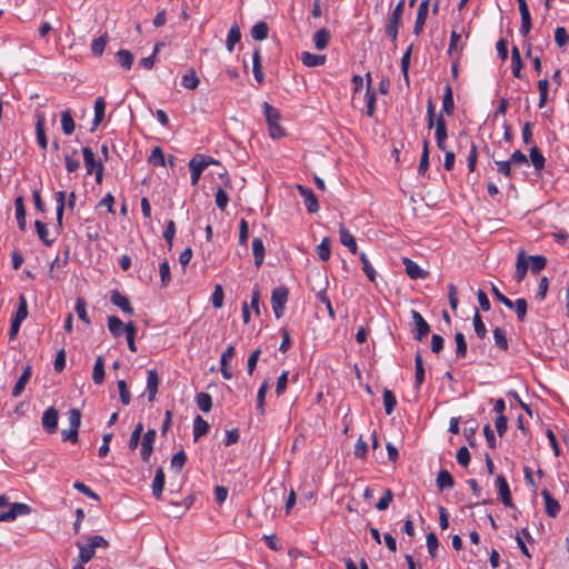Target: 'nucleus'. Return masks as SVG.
<instances>
[{
  "instance_id": "f257e3e1",
  "label": "nucleus",
  "mask_w": 569,
  "mask_h": 569,
  "mask_svg": "<svg viewBox=\"0 0 569 569\" xmlns=\"http://www.w3.org/2000/svg\"><path fill=\"white\" fill-rule=\"evenodd\" d=\"M219 162L212 157L207 154L198 153L189 161V168L191 172V184L196 186L199 182L201 173L210 164H218Z\"/></svg>"
},
{
  "instance_id": "f03ea898",
  "label": "nucleus",
  "mask_w": 569,
  "mask_h": 569,
  "mask_svg": "<svg viewBox=\"0 0 569 569\" xmlns=\"http://www.w3.org/2000/svg\"><path fill=\"white\" fill-rule=\"evenodd\" d=\"M289 289L286 286H278L272 289L271 292V306L277 319H280L286 309V303L288 301Z\"/></svg>"
},
{
  "instance_id": "7ed1b4c3",
  "label": "nucleus",
  "mask_w": 569,
  "mask_h": 569,
  "mask_svg": "<svg viewBox=\"0 0 569 569\" xmlns=\"http://www.w3.org/2000/svg\"><path fill=\"white\" fill-rule=\"evenodd\" d=\"M411 317L415 325L412 336L416 340L421 341L430 332V326L417 310H411Z\"/></svg>"
},
{
  "instance_id": "20e7f679",
  "label": "nucleus",
  "mask_w": 569,
  "mask_h": 569,
  "mask_svg": "<svg viewBox=\"0 0 569 569\" xmlns=\"http://www.w3.org/2000/svg\"><path fill=\"white\" fill-rule=\"evenodd\" d=\"M31 512L30 506L22 502H14L10 506L8 511L0 512V522L13 521L19 516H26Z\"/></svg>"
},
{
  "instance_id": "39448f33",
  "label": "nucleus",
  "mask_w": 569,
  "mask_h": 569,
  "mask_svg": "<svg viewBox=\"0 0 569 569\" xmlns=\"http://www.w3.org/2000/svg\"><path fill=\"white\" fill-rule=\"evenodd\" d=\"M297 190L299 194L303 198L306 209L309 213H316L319 211V202L318 199L309 187L298 184Z\"/></svg>"
},
{
  "instance_id": "423d86ee",
  "label": "nucleus",
  "mask_w": 569,
  "mask_h": 569,
  "mask_svg": "<svg viewBox=\"0 0 569 569\" xmlns=\"http://www.w3.org/2000/svg\"><path fill=\"white\" fill-rule=\"evenodd\" d=\"M59 420V412L54 407H49L42 415L41 423L44 431L52 435L57 431Z\"/></svg>"
},
{
  "instance_id": "0eeeda50",
  "label": "nucleus",
  "mask_w": 569,
  "mask_h": 569,
  "mask_svg": "<svg viewBox=\"0 0 569 569\" xmlns=\"http://www.w3.org/2000/svg\"><path fill=\"white\" fill-rule=\"evenodd\" d=\"M495 485L498 489V493L501 499V502L506 507L512 508L513 502H512L511 491H510V488H509L506 477L503 475L497 476V478L495 480Z\"/></svg>"
},
{
  "instance_id": "6e6552de",
  "label": "nucleus",
  "mask_w": 569,
  "mask_h": 569,
  "mask_svg": "<svg viewBox=\"0 0 569 569\" xmlns=\"http://www.w3.org/2000/svg\"><path fill=\"white\" fill-rule=\"evenodd\" d=\"M156 437H157V433H156V430L154 429H149L144 435H143V438H142V441H141V450H140V456H141V459L144 461V462H148L152 452H153V443L156 441Z\"/></svg>"
},
{
  "instance_id": "1a4fd4ad",
  "label": "nucleus",
  "mask_w": 569,
  "mask_h": 569,
  "mask_svg": "<svg viewBox=\"0 0 569 569\" xmlns=\"http://www.w3.org/2000/svg\"><path fill=\"white\" fill-rule=\"evenodd\" d=\"M236 355V347L233 345H229L228 348L222 352L220 357V371L226 380H230L233 377L231 369L229 368V362Z\"/></svg>"
},
{
  "instance_id": "9d476101",
  "label": "nucleus",
  "mask_w": 569,
  "mask_h": 569,
  "mask_svg": "<svg viewBox=\"0 0 569 569\" xmlns=\"http://www.w3.org/2000/svg\"><path fill=\"white\" fill-rule=\"evenodd\" d=\"M433 127L436 128L435 137H436L437 147L440 150L446 151V140L448 138V129H447V122L442 114H439L437 117V121Z\"/></svg>"
},
{
  "instance_id": "9b49d317",
  "label": "nucleus",
  "mask_w": 569,
  "mask_h": 569,
  "mask_svg": "<svg viewBox=\"0 0 569 569\" xmlns=\"http://www.w3.org/2000/svg\"><path fill=\"white\" fill-rule=\"evenodd\" d=\"M366 79H367V90H366L367 111H366V113L368 117H373L375 111H376L377 97H376V90L372 88V78H371L370 72H368L366 74Z\"/></svg>"
},
{
  "instance_id": "f8f14e48",
  "label": "nucleus",
  "mask_w": 569,
  "mask_h": 569,
  "mask_svg": "<svg viewBox=\"0 0 569 569\" xmlns=\"http://www.w3.org/2000/svg\"><path fill=\"white\" fill-rule=\"evenodd\" d=\"M402 263L406 269L407 276L412 280L426 279L428 272L421 269L413 260L410 258H402Z\"/></svg>"
},
{
  "instance_id": "ddd939ff",
  "label": "nucleus",
  "mask_w": 569,
  "mask_h": 569,
  "mask_svg": "<svg viewBox=\"0 0 569 569\" xmlns=\"http://www.w3.org/2000/svg\"><path fill=\"white\" fill-rule=\"evenodd\" d=\"M541 496L545 501L546 512L549 517L556 518L558 513L560 512V503L557 499H555L548 489L541 490Z\"/></svg>"
},
{
  "instance_id": "4468645a",
  "label": "nucleus",
  "mask_w": 569,
  "mask_h": 569,
  "mask_svg": "<svg viewBox=\"0 0 569 569\" xmlns=\"http://www.w3.org/2000/svg\"><path fill=\"white\" fill-rule=\"evenodd\" d=\"M519 11L521 16V26L519 32L522 37H526L530 32L532 26L528 2H519Z\"/></svg>"
},
{
  "instance_id": "2eb2a0df",
  "label": "nucleus",
  "mask_w": 569,
  "mask_h": 569,
  "mask_svg": "<svg viewBox=\"0 0 569 569\" xmlns=\"http://www.w3.org/2000/svg\"><path fill=\"white\" fill-rule=\"evenodd\" d=\"M110 301L117 306L118 308H120L124 313L127 315H133L134 312V309L133 307L131 306L128 297H126L124 295L120 293L118 290H114L111 292V296H110Z\"/></svg>"
},
{
  "instance_id": "dca6fc26",
  "label": "nucleus",
  "mask_w": 569,
  "mask_h": 569,
  "mask_svg": "<svg viewBox=\"0 0 569 569\" xmlns=\"http://www.w3.org/2000/svg\"><path fill=\"white\" fill-rule=\"evenodd\" d=\"M159 382H160V378H159L158 371L156 369L148 370L147 392H148V400L150 402H152L156 399Z\"/></svg>"
},
{
  "instance_id": "f3484780",
  "label": "nucleus",
  "mask_w": 569,
  "mask_h": 569,
  "mask_svg": "<svg viewBox=\"0 0 569 569\" xmlns=\"http://www.w3.org/2000/svg\"><path fill=\"white\" fill-rule=\"evenodd\" d=\"M429 4L430 2H420V6L418 8L417 19L413 27V33L417 36H419L423 30V26L428 17Z\"/></svg>"
},
{
  "instance_id": "a211bd4d",
  "label": "nucleus",
  "mask_w": 569,
  "mask_h": 569,
  "mask_svg": "<svg viewBox=\"0 0 569 569\" xmlns=\"http://www.w3.org/2000/svg\"><path fill=\"white\" fill-rule=\"evenodd\" d=\"M32 375L31 366L28 365L24 367L22 373L20 375L18 381L16 382L12 389V397H19L26 388V385L29 382Z\"/></svg>"
},
{
  "instance_id": "6ab92c4d",
  "label": "nucleus",
  "mask_w": 569,
  "mask_h": 569,
  "mask_svg": "<svg viewBox=\"0 0 569 569\" xmlns=\"http://www.w3.org/2000/svg\"><path fill=\"white\" fill-rule=\"evenodd\" d=\"M166 483V476L162 467L156 470L152 481V495L156 499H160Z\"/></svg>"
},
{
  "instance_id": "aec40b11",
  "label": "nucleus",
  "mask_w": 569,
  "mask_h": 569,
  "mask_svg": "<svg viewBox=\"0 0 569 569\" xmlns=\"http://www.w3.org/2000/svg\"><path fill=\"white\" fill-rule=\"evenodd\" d=\"M455 111V101H453V92L452 88L449 83L445 86V92L442 97V111L440 114L446 113L447 116H452Z\"/></svg>"
},
{
  "instance_id": "412c9836",
  "label": "nucleus",
  "mask_w": 569,
  "mask_h": 569,
  "mask_svg": "<svg viewBox=\"0 0 569 569\" xmlns=\"http://www.w3.org/2000/svg\"><path fill=\"white\" fill-rule=\"evenodd\" d=\"M301 62L306 67H319L326 63L327 57L325 54H316L309 51L301 52Z\"/></svg>"
},
{
  "instance_id": "4be33fe9",
  "label": "nucleus",
  "mask_w": 569,
  "mask_h": 569,
  "mask_svg": "<svg viewBox=\"0 0 569 569\" xmlns=\"http://www.w3.org/2000/svg\"><path fill=\"white\" fill-rule=\"evenodd\" d=\"M415 389L419 390L425 381V366L420 352H417L415 356Z\"/></svg>"
},
{
  "instance_id": "5701e85b",
  "label": "nucleus",
  "mask_w": 569,
  "mask_h": 569,
  "mask_svg": "<svg viewBox=\"0 0 569 569\" xmlns=\"http://www.w3.org/2000/svg\"><path fill=\"white\" fill-rule=\"evenodd\" d=\"M56 214H57V228L59 230L63 227V213L66 208V192L64 191H58L56 192Z\"/></svg>"
},
{
  "instance_id": "b1692460",
  "label": "nucleus",
  "mask_w": 569,
  "mask_h": 569,
  "mask_svg": "<svg viewBox=\"0 0 569 569\" xmlns=\"http://www.w3.org/2000/svg\"><path fill=\"white\" fill-rule=\"evenodd\" d=\"M339 237H340V242L347 247L351 253H356L357 252V241H356V238L351 234V232L345 228L343 226H340L339 228Z\"/></svg>"
},
{
  "instance_id": "393cba45",
  "label": "nucleus",
  "mask_w": 569,
  "mask_h": 569,
  "mask_svg": "<svg viewBox=\"0 0 569 569\" xmlns=\"http://www.w3.org/2000/svg\"><path fill=\"white\" fill-rule=\"evenodd\" d=\"M106 372H104V358L103 356H98L96 358L93 370H92V380L94 385H101L104 381Z\"/></svg>"
},
{
  "instance_id": "a878e982",
  "label": "nucleus",
  "mask_w": 569,
  "mask_h": 569,
  "mask_svg": "<svg viewBox=\"0 0 569 569\" xmlns=\"http://www.w3.org/2000/svg\"><path fill=\"white\" fill-rule=\"evenodd\" d=\"M252 64H253L252 66L253 77H254L256 81L261 84L264 81V74H263V70H262V63H261V57H260V49L259 48H257L253 51Z\"/></svg>"
},
{
  "instance_id": "bb28decb",
  "label": "nucleus",
  "mask_w": 569,
  "mask_h": 569,
  "mask_svg": "<svg viewBox=\"0 0 569 569\" xmlns=\"http://www.w3.org/2000/svg\"><path fill=\"white\" fill-rule=\"evenodd\" d=\"M16 218L21 231L26 230V208L23 197L19 196L14 200Z\"/></svg>"
},
{
  "instance_id": "cd10ccee",
  "label": "nucleus",
  "mask_w": 569,
  "mask_h": 569,
  "mask_svg": "<svg viewBox=\"0 0 569 569\" xmlns=\"http://www.w3.org/2000/svg\"><path fill=\"white\" fill-rule=\"evenodd\" d=\"M436 483L439 490L451 489L455 486V479L447 469L438 472Z\"/></svg>"
},
{
  "instance_id": "c85d7f7f",
  "label": "nucleus",
  "mask_w": 569,
  "mask_h": 569,
  "mask_svg": "<svg viewBox=\"0 0 569 569\" xmlns=\"http://www.w3.org/2000/svg\"><path fill=\"white\" fill-rule=\"evenodd\" d=\"M330 31L327 28L317 30L313 34L315 47L318 50H323L328 47L330 41Z\"/></svg>"
},
{
  "instance_id": "c756f323",
  "label": "nucleus",
  "mask_w": 569,
  "mask_h": 569,
  "mask_svg": "<svg viewBox=\"0 0 569 569\" xmlns=\"http://www.w3.org/2000/svg\"><path fill=\"white\" fill-rule=\"evenodd\" d=\"M511 63H512V74L517 79H522V60L520 56V51L517 46H513L511 49Z\"/></svg>"
},
{
  "instance_id": "7c9ffc66",
  "label": "nucleus",
  "mask_w": 569,
  "mask_h": 569,
  "mask_svg": "<svg viewBox=\"0 0 569 569\" xmlns=\"http://www.w3.org/2000/svg\"><path fill=\"white\" fill-rule=\"evenodd\" d=\"M83 161L87 170V174L91 176L96 171L98 161L94 158V153L90 147L82 148Z\"/></svg>"
},
{
  "instance_id": "2f4dec72",
  "label": "nucleus",
  "mask_w": 569,
  "mask_h": 569,
  "mask_svg": "<svg viewBox=\"0 0 569 569\" xmlns=\"http://www.w3.org/2000/svg\"><path fill=\"white\" fill-rule=\"evenodd\" d=\"M126 325L117 316L108 317V329L114 338H119L124 332Z\"/></svg>"
},
{
  "instance_id": "473e14b6",
  "label": "nucleus",
  "mask_w": 569,
  "mask_h": 569,
  "mask_svg": "<svg viewBox=\"0 0 569 569\" xmlns=\"http://www.w3.org/2000/svg\"><path fill=\"white\" fill-rule=\"evenodd\" d=\"M76 546L79 548V561L81 563L86 565L94 557L96 550L89 542L84 545L77 541Z\"/></svg>"
},
{
  "instance_id": "72a5a7b5",
  "label": "nucleus",
  "mask_w": 569,
  "mask_h": 569,
  "mask_svg": "<svg viewBox=\"0 0 569 569\" xmlns=\"http://www.w3.org/2000/svg\"><path fill=\"white\" fill-rule=\"evenodd\" d=\"M124 333H126V339H127L129 350L132 352H136L137 351V346H136L137 326L133 321H128L126 323Z\"/></svg>"
},
{
  "instance_id": "f704fd0d",
  "label": "nucleus",
  "mask_w": 569,
  "mask_h": 569,
  "mask_svg": "<svg viewBox=\"0 0 569 569\" xmlns=\"http://www.w3.org/2000/svg\"><path fill=\"white\" fill-rule=\"evenodd\" d=\"M429 168V140L425 139L422 143V152L420 157V162L418 166V174L425 176Z\"/></svg>"
},
{
  "instance_id": "c9c22d12",
  "label": "nucleus",
  "mask_w": 569,
  "mask_h": 569,
  "mask_svg": "<svg viewBox=\"0 0 569 569\" xmlns=\"http://www.w3.org/2000/svg\"><path fill=\"white\" fill-rule=\"evenodd\" d=\"M252 253L254 257V264L259 268L264 259V246L260 238H254L252 240Z\"/></svg>"
},
{
  "instance_id": "e433bc0d",
  "label": "nucleus",
  "mask_w": 569,
  "mask_h": 569,
  "mask_svg": "<svg viewBox=\"0 0 569 569\" xmlns=\"http://www.w3.org/2000/svg\"><path fill=\"white\" fill-rule=\"evenodd\" d=\"M200 83V80H199V77L197 76V72L194 71V69H189L183 76H182V79H181V86L187 88V89H190V90H194Z\"/></svg>"
},
{
  "instance_id": "4c0bfd02",
  "label": "nucleus",
  "mask_w": 569,
  "mask_h": 569,
  "mask_svg": "<svg viewBox=\"0 0 569 569\" xmlns=\"http://www.w3.org/2000/svg\"><path fill=\"white\" fill-rule=\"evenodd\" d=\"M209 428V423L201 416H197L193 420V440L197 441L204 436Z\"/></svg>"
},
{
  "instance_id": "58836bf2",
  "label": "nucleus",
  "mask_w": 569,
  "mask_h": 569,
  "mask_svg": "<svg viewBox=\"0 0 569 569\" xmlns=\"http://www.w3.org/2000/svg\"><path fill=\"white\" fill-rule=\"evenodd\" d=\"M106 100L102 97H98L94 101V117H93V127H98L106 113Z\"/></svg>"
},
{
  "instance_id": "ea45409f",
  "label": "nucleus",
  "mask_w": 569,
  "mask_h": 569,
  "mask_svg": "<svg viewBox=\"0 0 569 569\" xmlns=\"http://www.w3.org/2000/svg\"><path fill=\"white\" fill-rule=\"evenodd\" d=\"M36 133H37V142L39 147L43 150L48 147V140L46 136L44 130V119L43 117H38L37 123H36Z\"/></svg>"
},
{
  "instance_id": "a19ab883",
  "label": "nucleus",
  "mask_w": 569,
  "mask_h": 569,
  "mask_svg": "<svg viewBox=\"0 0 569 569\" xmlns=\"http://www.w3.org/2000/svg\"><path fill=\"white\" fill-rule=\"evenodd\" d=\"M529 157L536 171L545 168L546 159L538 147L535 146L530 149Z\"/></svg>"
},
{
  "instance_id": "79ce46f5",
  "label": "nucleus",
  "mask_w": 569,
  "mask_h": 569,
  "mask_svg": "<svg viewBox=\"0 0 569 569\" xmlns=\"http://www.w3.org/2000/svg\"><path fill=\"white\" fill-rule=\"evenodd\" d=\"M34 227H36L38 237L43 242V244L47 247H51L52 243L54 242V239H49V230H48L47 224L40 220H36Z\"/></svg>"
},
{
  "instance_id": "37998d69",
  "label": "nucleus",
  "mask_w": 569,
  "mask_h": 569,
  "mask_svg": "<svg viewBox=\"0 0 569 569\" xmlns=\"http://www.w3.org/2000/svg\"><path fill=\"white\" fill-rule=\"evenodd\" d=\"M61 127L67 136H70L74 131L76 123L69 109L61 112Z\"/></svg>"
},
{
  "instance_id": "c03bdc74",
  "label": "nucleus",
  "mask_w": 569,
  "mask_h": 569,
  "mask_svg": "<svg viewBox=\"0 0 569 569\" xmlns=\"http://www.w3.org/2000/svg\"><path fill=\"white\" fill-rule=\"evenodd\" d=\"M269 389V381L264 380L257 392V406L256 409L259 411L260 415H264V403H266V395Z\"/></svg>"
},
{
  "instance_id": "a18cd8bd",
  "label": "nucleus",
  "mask_w": 569,
  "mask_h": 569,
  "mask_svg": "<svg viewBox=\"0 0 569 569\" xmlns=\"http://www.w3.org/2000/svg\"><path fill=\"white\" fill-rule=\"evenodd\" d=\"M241 39V32L237 24H233L227 36L226 47L229 52H232L234 49V44L239 42Z\"/></svg>"
},
{
  "instance_id": "49530a36",
  "label": "nucleus",
  "mask_w": 569,
  "mask_h": 569,
  "mask_svg": "<svg viewBox=\"0 0 569 569\" xmlns=\"http://www.w3.org/2000/svg\"><path fill=\"white\" fill-rule=\"evenodd\" d=\"M262 108H263V113H264L268 126L277 124V122H279V120H280L279 110L273 108L271 104H269L266 101L262 103Z\"/></svg>"
},
{
  "instance_id": "de8ad7c7",
  "label": "nucleus",
  "mask_w": 569,
  "mask_h": 569,
  "mask_svg": "<svg viewBox=\"0 0 569 569\" xmlns=\"http://www.w3.org/2000/svg\"><path fill=\"white\" fill-rule=\"evenodd\" d=\"M456 342V357L458 359H462L467 356L468 345L462 332H457L455 335Z\"/></svg>"
},
{
  "instance_id": "09e8293b",
  "label": "nucleus",
  "mask_w": 569,
  "mask_h": 569,
  "mask_svg": "<svg viewBox=\"0 0 569 569\" xmlns=\"http://www.w3.org/2000/svg\"><path fill=\"white\" fill-rule=\"evenodd\" d=\"M269 27L264 21L257 22L251 29V37L257 41H262L268 37Z\"/></svg>"
},
{
  "instance_id": "8fccbe9b",
  "label": "nucleus",
  "mask_w": 569,
  "mask_h": 569,
  "mask_svg": "<svg viewBox=\"0 0 569 569\" xmlns=\"http://www.w3.org/2000/svg\"><path fill=\"white\" fill-rule=\"evenodd\" d=\"M493 340H495V345L500 350H502V351L508 350V348H509L508 339H507L506 331L502 328L497 327L493 329Z\"/></svg>"
},
{
  "instance_id": "3c124183",
  "label": "nucleus",
  "mask_w": 569,
  "mask_h": 569,
  "mask_svg": "<svg viewBox=\"0 0 569 569\" xmlns=\"http://www.w3.org/2000/svg\"><path fill=\"white\" fill-rule=\"evenodd\" d=\"M77 154V149H72L70 153L64 154L66 169L69 173H72L80 168V161L76 158Z\"/></svg>"
},
{
  "instance_id": "603ef678",
  "label": "nucleus",
  "mask_w": 569,
  "mask_h": 569,
  "mask_svg": "<svg viewBox=\"0 0 569 569\" xmlns=\"http://www.w3.org/2000/svg\"><path fill=\"white\" fill-rule=\"evenodd\" d=\"M528 258L530 260V270L535 274L539 273L547 266V258L545 256L536 254Z\"/></svg>"
},
{
  "instance_id": "864d4df0",
  "label": "nucleus",
  "mask_w": 569,
  "mask_h": 569,
  "mask_svg": "<svg viewBox=\"0 0 569 569\" xmlns=\"http://www.w3.org/2000/svg\"><path fill=\"white\" fill-rule=\"evenodd\" d=\"M196 402L203 412H209L212 408V397L207 392H200L196 396Z\"/></svg>"
},
{
  "instance_id": "5fc2aeb1",
  "label": "nucleus",
  "mask_w": 569,
  "mask_h": 569,
  "mask_svg": "<svg viewBox=\"0 0 569 569\" xmlns=\"http://www.w3.org/2000/svg\"><path fill=\"white\" fill-rule=\"evenodd\" d=\"M119 64L129 70L133 63V56L129 50L121 49L116 53Z\"/></svg>"
},
{
  "instance_id": "6e6d98bb",
  "label": "nucleus",
  "mask_w": 569,
  "mask_h": 569,
  "mask_svg": "<svg viewBox=\"0 0 569 569\" xmlns=\"http://www.w3.org/2000/svg\"><path fill=\"white\" fill-rule=\"evenodd\" d=\"M472 322H473V328H475V332H476L477 337L480 339H485L487 337V328L482 321V318H481L478 309H476V312L472 318Z\"/></svg>"
},
{
  "instance_id": "4d7b16f0",
  "label": "nucleus",
  "mask_w": 569,
  "mask_h": 569,
  "mask_svg": "<svg viewBox=\"0 0 569 569\" xmlns=\"http://www.w3.org/2000/svg\"><path fill=\"white\" fill-rule=\"evenodd\" d=\"M316 298H317L318 301H320L321 303L325 305V307L327 308L329 317L332 320H335L336 319V312H335V309H333V307L331 305V301H330L329 297L327 296V289L323 288L320 291H318L316 293Z\"/></svg>"
},
{
  "instance_id": "13d9d810",
  "label": "nucleus",
  "mask_w": 569,
  "mask_h": 569,
  "mask_svg": "<svg viewBox=\"0 0 569 569\" xmlns=\"http://www.w3.org/2000/svg\"><path fill=\"white\" fill-rule=\"evenodd\" d=\"M150 164L154 167H163L166 166V158L163 151L160 147H154L151 151V154L148 158Z\"/></svg>"
},
{
  "instance_id": "bf43d9fd",
  "label": "nucleus",
  "mask_w": 569,
  "mask_h": 569,
  "mask_svg": "<svg viewBox=\"0 0 569 569\" xmlns=\"http://www.w3.org/2000/svg\"><path fill=\"white\" fill-rule=\"evenodd\" d=\"M107 42H108V34L107 33H103L99 38L94 39L91 42V52H92V54L96 56V57H100L103 53V51H104Z\"/></svg>"
},
{
  "instance_id": "052dcab7",
  "label": "nucleus",
  "mask_w": 569,
  "mask_h": 569,
  "mask_svg": "<svg viewBox=\"0 0 569 569\" xmlns=\"http://www.w3.org/2000/svg\"><path fill=\"white\" fill-rule=\"evenodd\" d=\"M317 254L320 260L328 261L331 256V247L330 239L328 237L323 238L320 244L317 247Z\"/></svg>"
},
{
  "instance_id": "680f3d73",
  "label": "nucleus",
  "mask_w": 569,
  "mask_h": 569,
  "mask_svg": "<svg viewBox=\"0 0 569 569\" xmlns=\"http://www.w3.org/2000/svg\"><path fill=\"white\" fill-rule=\"evenodd\" d=\"M74 310H76L79 319H81L87 325L91 323L90 318H89V316L87 313V303H86V300L83 298L78 297L76 299Z\"/></svg>"
},
{
  "instance_id": "e2e57ef3",
  "label": "nucleus",
  "mask_w": 569,
  "mask_h": 569,
  "mask_svg": "<svg viewBox=\"0 0 569 569\" xmlns=\"http://www.w3.org/2000/svg\"><path fill=\"white\" fill-rule=\"evenodd\" d=\"M383 406L387 415H391L396 408L397 399L393 392L389 389L383 390Z\"/></svg>"
},
{
  "instance_id": "0e129e2a",
  "label": "nucleus",
  "mask_w": 569,
  "mask_h": 569,
  "mask_svg": "<svg viewBox=\"0 0 569 569\" xmlns=\"http://www.w3.org/2000/svg\"><path fill=\"white\" fill-rule=\"evenodd\" d=\"M27 317H28V303H27L26 297L23 295H21L19 297V303H18L17 311H16L14 316L12 317V319L22 322Z\"/></svg>"
},
{
  "instance_id": "69168bd1",
  "label": "nucleus",
  "mask_w": 569,
  "mask_h": 569,
  "mask_svg": "<svg viewBox=\"0 0 569 569\" xmlns=\"http://www.w3.org/2000/svg\"><path fill=\"white\" fill-rule=\"evenodd\" d=\"M360 261L362 263V270L366 273L369 281L375 282L376 278H377V272L373 269V267L371 266V263L369 262L367 254L365 252L360 253Z\"/></svg>"
},
{
  "instance_id": "338daca9",
  "label": "nucleus",
  "mask_w": 569,
  "mask_h": 569,
  "mask_svg": "<svg viewBox=\"0 0 569 569\" xmlns=\"http://www.w3.org/2000/svg\"><path fill=\"white\" fill-rule=\"evenodd\" d=\"M163 239L166 240L167 244H168V249L171 250L172 246H173V239H174V236H176V223L173 220H169L167 222V226H166V229L163 231Z\"/></svg>"
},
{
  "instance_id": "774afa93",
  "label": "nucleus",
  "mask_w": 569,
  "mask_h": 569,
  "mask_svg": "<svg viewBox=\"0 0 569 569\" xmlns=\"http://www.w3.org/2000/svg\"><path fill=\"white\" fill-rule=\"evenodd\" d=\"M427 548H428L429 556L431 558H436L438 555L439 540H438L436 533L432 531L427 535Z\"/></svg>"
}]
</instances>
